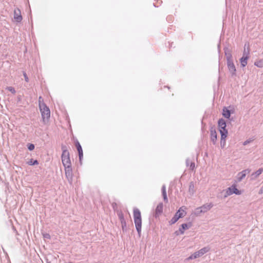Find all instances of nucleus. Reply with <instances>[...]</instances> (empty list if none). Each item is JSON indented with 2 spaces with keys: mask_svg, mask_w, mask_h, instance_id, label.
<instances>
[{
  "mask_svg": "<svg viewBox=\"0 0 263 263\" xmlns=\"http://www.w3.org/2000/svg\"><path fill=\"white\" fill-rule=\"evenodd\" d=\"M43 237L44 238L46 239H50V235L48 233H45L43 234Z\"/></svg>",
  "mask_w": 263,
  "mask_h": 263,
  "instance_id": "7c9ffc66",
  "label": "nucleus"
},
{
  "mask_svg": "<svg viewBox=\"0 0 263 263\" xmlns=\"http://www.w3.org/2000/svg\"><path fill=\"white\" fill-rule=\"evenodd\" d=\"M233 194L239 195L241 194V192L236 188V186L235 184L232 185L230 187H228L224 192L223 195L224 198L227 197L228 196L231 195Z\"/></svg>",
  "mask_w": 263,
  "mask_h": 263,
  "instance_id": "423d86ee",
  "label": "nucleus"
},
{
  "mask_svg": "<svg viewBox=\"0 0 263 263\" xmlns=\"http://www.w3.org/2000/svg\"><path fill=\"white\" fill-rule=\"evenodd\" d=\"M263 172V168H260L258 170H257L256 172L253 173L251 175L252 178H256L257 177H258Z\"/></svg>",
  "mask_w": 263,
  "mask_h": 263,
  "instance_id": "412c9836",
  "label": "nucleus"
},
{
  "mask_svg": "<svg viewBox=\"0 0 263 263\" xmlns=\"http://www.w3.org/2000/svg\"><path fill=\"white\" fill-rule=\"evenodd\" d=\"M162 195L163 196V200L165 203L168 202V199L167 197L165 185L164 184L161 189Z\"/></svg>",
  "mask_w": 263,
  "mask_h": 263,
  "instance_id": "a211bd4d",
  "label": "nucleus"
},
{
  "mask_svg": "<svg viewBox=\"0 0 263 263\" xmlns=\"http://www.w3.org/2000/svg\"><path fill=\"white\" fill-rule=\"evenodd\" d=\"M21 11L19 9H15L14 11V19L18 23L22 20Z\"/></svg>",
  "mask_w": 263,
  "mask_h": 263,
  "instance_id": "4468645a",
  "label": "nucleus"
},
{
  "mask_svg": "<svg viewBox=\"0 0 263 263\" xmlns=\"http://www.w3.org/2000/svg\"><path fill=\"white\" fill-rule=\"evenodd\" d=\"M35 146L32 143H28L27 144V148L29 151H32L34 149Z\"/></svg>",
  "mask_w": 263,
  "mask_h": 263,
  "instance_id": "bb28decb",
  "label": "nucleus"
},
{
  "mask_svg": "<svg viewBox=\"0 0 263 263\" xmlns=\"http://www.w3.org/2000/svg\"><path fill=\"white\" fill-rule=\"evenodd\" d=\"M254 65L258 67H262L263 66V64L261 61L256 62Z\"/></svg>",
  "mask_w": 263,
  "mask_h": 263,
  "instance_id": "c85d7f7f",
  "label": "nucleus"
},
{
  "mask_svg": "<svg viewBox=\"0 0 263 263\" xmlns=\"http://www.w3.org/2000/svg\"><path fill=\"white\" fill-rule=\"evenodd\" d=\"M76 146L78 152L79 158L80 162H81L83 157V149L80 143L78 141H77L76 143Z\"/></svg>",
  "mask_w": 263,
  "mask_h": 263,
  "instance_id": "9b49d317",
  "label": "nucleus"
},
{
  "mask_svg": "<svg viewBox=\"0 0 263 263\" xmlns=\"http://www.w3.org/2000/svg\"><path fill=\"white\" fill-rule=\"evenodd\" d=\"M218 125L220 135L222 136V138L227 137L228 133L226 128L227 124L226 121L222 118L219 119L218 121Z\"/></svg>",
  "mask_w": 263,
  "mask_h": 263,
  "instance_id": "39448f33",
  "label": "nucleus"
},
{
  "mask_svg": "<svg viewBox=\"0 0 263 263\" xmlns=\"http://www.w3.org/2000/svg\"><path fill=\"white\" fill-rule=\"evenodd\" d=\"M184 212V211L182 210V208H180L175 214L174 216L172 217V218L171 219V220L169 221L170 224L172 225L174 223H175L179 218L183 217L184 215L183 213Z\"/></svg>",
  "mask_w": 263,
  "mask_h": 263,
  "instance_id": "6e6552de",
  "label": "nucleus"
},
{
  "mask_svg": "<svg viewBox=\"0 0 263 263\" xmlns=\"http://www.w3.org/2000/svg\"><path fill=\"white\" fill-rule=\"evenodd\" d=\"M41 99H42V97H39V102H40V103H41Z\"/></svg>",
  "mask_w": 263,
  "mask_h": 263,
  "instance_id": "c9c22d12",
  "label": "nucleus"
},
{
  "mask_svg": "<svg viewBox=\"0 0 263 263\" xmlns=\"http://www.w3.org/2000/svg\"><path fill=\"white\" fill-rule=\"evenodd\" d=\"M7 90L11 92L12 93L14 94L16 92V91L14 87L12 86H9L7 88Z\"/></svg>",
  "mask_w": 263,
  "mask_h": 263,
  "instance_id": "cd10ccee",
  "label": "nucleus"
},
{
  "mask_svg": "<svg viewBox=\"0 0 263 263\" xmlns=\"http://www.w3.org/2000/svg\"><path fill=\"white\" fill-rule=\"evenodd\" d=\"M225 55L227 60V65L229 72L232 76H236V69L234 64L232 55L228 48L224 49Z\"/></svg>",
  "mask_w": 263,
  "mask_h": 263,
  "instance_id": "f257e3e1",
  "label": "nucleus"
},
{
  "mask_svg": "<svg viewBox=\"0 0 263 263\" xmlns=\"http://www.w3.org/2000/svg\"><path fill=\"white\" fill-rule=\"evenodd\" d=\"M192 224L190 222L189 223H182L179 229L180 234H183L184 231L189 229L192 226Z\"/></svg>",
  "mask_w": 263,
  "mask_h": 263,
  "instance_id": "ddd939ff",
  "label": "nucleus"
},
{
  "mask_svg": "<svg viewBox=\"0 0 263 263\" xmlns=\"http://www.w3.org/2000/svg\"><path fill=\"white\" fill-rule=\"evenodd\" d=\"M163 205L162 202L159 203L155 210V217L159 216L163 212Z\"/></svg>",
  "mask_w": 263,
  "mask_h": 263,
  "instance_id": "dca6fc26",
  "label": "nucleus"
},
{
  "mask_svg": "<svg viewBox=\"0 0 263 263\" xmlns=\"http://www.w3.org/2000/svg\"><path fill=\"white\" fill-rule=\"evenodd\" d=\"M251 141H252V140L251 139H248L247 140H246L243 143V145H247L248 144H249V143H250Z\"/></svg>",
  "mask_w": 263,
  "mask_h": 263,
  "instance_id": "c756f323",
  "label": "nucleus"
},
{
  "mask_svg": "<svg viewBox=\"0 0 263 263\" xmlns=\"http://www.w3.org/2000/svg\"><path fill=\"white\" fill-rule=\"evenodd\" d=\"M249 58V57L248 55H243L240 59V65L242 67H244L247 65Z\"/></svg>",
  "mask_w": 263,
  "mask_h": 263,
  "instance_id": "f3484780",
  "label": "nucleus"
},
{
  "mask_svg": "<svg viewBox=\"0 0 263 263\" xmlns=\"http://www.w3.org/2000/svg\"><path fill=\"white\" fill-rule=\"evenodd\" d=\"M24 78H25V81H26V82H28V81H29V79H28V77H27V74H26V73H24Z\"/></svg>",
  "mask_w": 263,
  "mask_h": 263,
  "instance_id": "473e14b6",
  "label": "nucleus"
},
{
  "mask_svg": "<svg viewBox=\"0 0 263 263\" xmlns=\"http://www.w3.org/2000/svg\"><path fill=\"white\" fill-rule=\"evenodd\" d=\"M65 170V174L67 177H71L72 176V169L71 165L64 166Z\"/></svg>",
  "mask_w": 263,
  "mask_h": 263,
  "instance_id": "aec40b11",
  "label": "nucleus"
},
{
  "mask_svg": "<svg viewBox=\"0 0 263 263\" xmlns=\"http://www.w3.org/2000/svg\"><path fill=\"white\" fill-rule=\"evenodd\" d=\"M186 165L187 166H190V170L193 171L195 168V163L187 158L186 160Z\"/></svg>",
  "mask_w": 263,
  "mask_h": 263,
  "instance_id": "4be33fe9",
  "label": "nucleus"
},
{
  "mask_svg": "<svg viewBox=\"0 0 263 263\" xmlns=\"http://www.w3.org/2000/svg\"><path fill=\"white\" fill-rule=\"evenodd\" d=\"M201 213H203L202 211H201L200 207L197 208L195 209L194 212V214L196 216H199Z\"/></svg>",
  "mask_w": 263,
  "mask_h": 263,
  "instance_id": "393cba45",
  "label": "nucleus"
},
{
  "mask_svg": "<svg viewBox=\"0 0 263 263\" xmlns=\"http://www.w3.org/2000/svg\"><path fill=\"white\" fill-rule=\"evenodd\" d=\"M249 53V50L247 51L246 50V49H245L244 51H243V55H248V56Z\"/></svg>",
  "mask_w": 263,
  "mask_h": 263,
  "instance_id": "2f4dec72",
  "label": "nucleus"
},
{
  "mask_svg": "<svg viewBox=\"0 0 263 263\" xmlns=\"http://www.w3.org/2000/svg\"><path fill=\"white\" fill-rule=\"evenodd\" d=\"M62 149L63 152L61 158L64 166H70L71 162L68 151L66 149V147L64 146H62Z\"/></svg>",
  "mask_w": 263,
  "mask_h": 263,
  "instance_id": "7ed1b4c3",
  "label": "nucleus"
},
{
  "mask_svg": "<svg viewBox=\"0 0 263 263\" xmlns=\"http://www.w3.org/2000/svg\"><path fill=\"white\" fill-rule=\"evenodd\" d=\"M194 185L193 182H190V185H189V191L190 193H194Z\"/></svg>",
  "mask_w": 263,
  "mask_h": 263,
  "instance_id": "a878e982",
  "label": "nucleus"
},
{
  "mask_svg": "<svg viewBox=\"0 0 263 263\" xmlns=\"http://www.w3.org/2000/svg\"><path fill=\"white\" fill-rule=\"evenodd\" d=\"M210 250V247H204L199 251L195 252L194 253L192 254L189 258V259H196L198 257H199L206 253L208 252Z\"/></svg>",
  "mask_w": 263,
  "mask_h": 263,
  "instance_id": "0eeeda50",
  "label": "nucleus"
},
{
  "mask_svg": "<svg viewBox=\"0 0 263 263\" xmlns=\"http://www.w3.org/2000/svg\"><path fill=\"white\" fill-rule=\"evenodd\" d=\"M134 219L136 230L139 236L141 233L142 219L141 212L137 208L134 209Z\"/></svg>",
  "mask_w": 263,
  "mask_h": 263,
  "instance_id": "f03ea898",
  "label": "nucleus"
},
{
  "mask_svg": "<svg viewBox=\"0 0 263 263\" xmlns=\"http://www.w3.org/2000/svg\"><path fill=\"white\" fill-rule=\"evenodd\" d=\"M119 219L121 221L122 228L123 231L125 232L127 230L126 223V221L124 219V215L122 213H120L118 214Z\"/></svg>",
  "mask_w": 263,
  "mask_h": 263,
  "instance_id": "f8f14e48",
  "label": "nucleus"
},
{
  "mask_svg": "<svg viewBox=\"0 0 263 263\" xmlns=\"http://www.w3.org/2000/svg\"><path fill=\"white\" fill-rule=\"evenodd\" d=\"M213 206V204L212 202H210L209 203L204 204L200 207L201 211H202L203 213H204L209 211Z\"/></svg>",
  "mask_w": 263,
  "mask_h": 263,
  "instance_id": "2eb2a0df",
  "label": "nucleus"
},
{
  "mask_svg": "<svg viewBox=\"0 0 263 263\" xmlns=\"http://www.w3.org/2000/svg\"><path fill=\"white\" fill-rule=\"evenodd\" d=\"M222 138V136H221V139H220V146L222 148H223L225 144H226V138L227 137H224Z\"/></svg>",
  "mask_w": 263,
  "mask_h": 263,
  "instance_id": "b1692460",
  "label": "nucleus"
},
{
  "mask_svg": "<svg viewBox=\"0 0 263 263\" xmlns=\"http://www.w3.org/2000/svg\"><path fill=\"white\" fill-rule=\"evenodd\" d=\"M153 5L155 6V7H157L155 3L153 4Z\"/></svg>",
  "mask_w": 263,
  "mask_h": 263,
  "instance_id": "e433bc0d",
  "label": "nucleus"
},
{
  "mask_svg": "<svg viewBox=\"0 0 263 263\" xmlns=\"http://www.w3.org/2000/svg\"><path fill=\"white\" fill-rule=\"evenodd\" d=\"M210 130L211 141L212 142L213 144H215L217 138V135L216 129L214 127H211Z\"/></svg>",
  "mask_w": 263,
  "mask_h": 263,
  "instance_id": "9d476101",
  "label": "nucleus"
},
{
  "mask_svg": "<svg viewBox=\"0 0 263 263\" xmlns=\"http://www.w3.org/2000/svg\"><path fill=\"white\" fill-rule=\"evenodd\" d=\"M250 172L251 170L248 168L239 172L236 176L237 182H239L241 181L246 177V175L250 173Z\"/></svg>",
  "mask_w": 263,
  "mask_h": 263,
  "instance_id": "1a4fd4ad",
  "label": "nucleus"
},
{
  "mask_svg": "<svg viewBox=\"0 0 263 263\" xmlns=\"http://www.w3.org/2000/svg\"><path fill=\"white\" fill-rule=\"evenodd\" d=\"M12 229H13V231L16 233V234L17 235L18 233H17V231H16V229L14 228V227H12Z\"/></svg>",
  "mask_w": 263,
  "mask_h": 263,
  "instance_id": "f704fd0d",
  "label": "nucleus"
},
{
  "mask_svg": "<svg viewBox=\"0 0 263 263\" xmlns=\"http://www.w3.org/2000/svg\"><path fill=\"white\" fill-rule=\"evenodd\" d=\"M47 263H50V262L47 260Z\"/></svg>",
  "mask_w": 263,
  "mask_h": 263,
  "instance_id": "4c0bfd02",
  "label": "nucleus"
},
{
  "mask_svg": "<svg viewBox=\"0 0 263 263\" xmlns=\"http://www.w3.org/2000/svg\"><path fill=\"white\" fill-rule=\"evenodd\" d=\"M175 234H176V235L178 236L179 235H180V232H179V230L178 231H176L175 232Z\"/></svg>",
  "mask_w": 263,
  "mask_h": 263,
  "instance_id": "72a5a7b5",
  "label": "nucleus"
},
{
  "mask_svg": "<svg viewBox=\"0 0 263 263\" xmlns=\"http://www.w3.org/2000/svg\"><path fill=\"white\" fill-rule=\"evenodd\" d=\"M231 111L226 107H224L222 109V115L226 118L229 119L231 116Z\"/></svg>",
  "mask_w": 263,
  "mask_h": 263,
  "instance_id": "6ab92c4d",
  "label": "nucleus"
},
{
  "mask_svg": "<svg viewBox=\"0 0 263 263\" xmlns=\"http://www.w3.org/2000/svg\"><path fill=\"white\" fill-rule=\"evenodd\" d=\"M27 164L29 165H37L39 164V161L37 160H33V159H31L29 161L27 162Z\"/></svg>",
  "mask_w": 263,
  "mask_h": 263,
  "instance_id": "5701e85b",
  "label": "nucleus"
},
{
  "mask_svg": "<svg viewBox=\"0 0 263 263\" xmlns=\"http://www.w3.org/2000/svg\"><path fill=\"white\" fill-rule=\"evenodd\" d=\"M39 107L43 120L48 119L50 117V111L49 107L44 102L39 103Z\"/></svg>",
  "mask_w": 263,
  "mask_h": 263,
  "instance_id": "20e7f679",
  "label": "nucleus"
}]
</instances>
